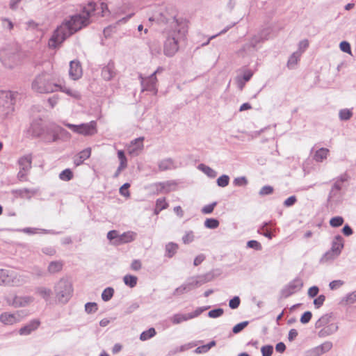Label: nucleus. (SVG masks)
Listing matches in <instances>:
<instances>
[{
  "label": "nucleus",
  "instance_id": "obj_6",
  "mask_svg": "<svg viewBox=\"0 0 356 356\" xmlns=\"http://www.w3.org/2000/svg\"><path fill=\"white\" fill-rule=\"evenodd\" d=\"M179 37V31L175 30L169 33L164 42V54L165 56L171 57L175 54L179 49L178 42Z\"/></svg>",
  "mask_w": 356,
  "mask_h": 356
},
{
  "label": "nucleus",
  "instance_id": "obj_38",
  "mask_svg": "<svg viewBox=\"0 0 356 356\" xmlns=\"http://www.w3.org/2000/svg\"><path fill=\"white\" fill-rule=\"evenodd\" d=\"M331 316L325 314L322 316L315 323L316 328H320L327 325L330 321Z\"/></svg>",
  "mask_w": 356,
  "mask_h": 356
},
{
  "label": "nucleus",
  "instance_id": "obj_29",
  "mask_svg": "<svg viewBox=\"0 0 356 356\" xmlns=\"http://www.w3.org/2000/svg\"><path fill=\"white\" fill-rule=\"evenodd\" d=\"M329 150L327 148H320L318 149L314 156V159L317 162H322L327 156Z\"/></svg>",
  "mask_w": 356,
  "mask_h": 356
},
{
  "label": "nucleus",
  "instance_id": "obj_49",
  "mask_svg": "<svg viewBox=\"0 0 356 356\" xmlns=\"http://www.w3.org/2000/svg\"><path fill=\"white\" fill-rule=\"evenodd\" d=\"M98 309L97 305L95 302H87L85 305V311L88 314L95 313Z\"/></svg>",
  "mask_w": 356,
  "mask_h": 356
},
{
  "label": "nucleus",
  "instance_id": "obj_58",
  "mask_svg": "<svg viewBox=\"0 0 356 356\" xmlns=\"http://www.w3.org/2000/svg\"><path fill=\"white\" fill-rule=\"evenodd\" d=\"M223 312H224V311L222 309L218 308V309H212V310L209 311L208 313V316L210 318H218V317L221 316L223 314Z\"/></svg>",
  "mask_w": 356,
  "mask_h": 356
},
{
  "label": "nucleus",
  "instance_id": "obj_20",
  "mask_svg": "<svg viewBox=\"0 0 356 356\" xmlns=\"http://www.w3.org/2000/svg\"><path fill=\"white\" fill-rule=\"evenodd\" d=\"M332 347V343L330 341H326L323 344L316 347L313 350V354L315 356H320L327 353Z\"/></svg>",
  "mask_w": 356,
  "mask_h": 356
},
{
  "label": "nucleus",
  "instance_id": "obj_43",
  "mask_svg": "<svg viewBox=\"0 0 356 356\" xmlns=\"http://www.w3.org/2000/svg\"><path fill=\"white\" fill-rule=\"evenodd\" d=\"M59 178L63 181H70L73 178V173L70 169H65L60 173Z\"/></svg>",
  "mask_w": 356,
  "mask_h": 356
},
{
  "label": "nucleus",
  "instance_id": "obj_11",
  "mask_svg": "<svg viewBox=\"0 0 356 356\" xmlns=\"http://www.w3.org/2000/svg\"><path fill=\"white\" fill-rule=\"evenodd\" d=\"M139 79L140 80V84L142 86V91H149L154 92L156 95L158 92V89L156 87L157 84V79L154 74H151L147 78H144L142 74L139 75Z\"/></svg>",
  "mask_w": 356,
  "mask_h": 356
},
{
  "label": "nucleus",
  "instance_id": "obj_7",
  "mask_svg": "<svg viewBox=\"0 0 356 356\" xmlns=\"http://www.w3.org/2000/svg\"><path fill=\"white\" fill-rule=\"evenodd\" d=\"M0 60L5 67L13 68L18 64L19 55L16 49H4L0 51Z\"/></svg>",
  "mask_w": 356,
  "mask_h": 356
},
{
  "label": "nucleus",
  "instance_id": "obj_56",
  "mask_svg": "<svg viewBox=\"0 0 356 356\" xmlns=\"http://www.w3.org/2000/svg\"><path fill=\"white\" fill-rule=\"evenodd\" d=\"M233 184L237 186H244L248 184V180L245 177H239L234 179Z\"/></svg>",
  "mask_w": 356,
  "mask_h": 356
},
{
  "label": "nucleus",
  "instance_id": "obj_48",
  "mask_svg": "<svg viewBox=\"0 0 356 356\" xmlns=\"http://www.w3.org/2000/svg\"><path fill=\"white\" fill-rule=\"evenodd\" d=\"M10 270L0 269V284L4 285V281L8 280Z\"/></svg>",
  "mask_w": 356,
  "mask_h": 356
},
{
  "label": "nucleus",
  "instance_id": "obj_12",
  "mask_svg": "<svg viewBox=\"0 0 356 356\" xmlns=\"http://www.w3.org/2000/svg\"><path fill=\"white\" fill-rule=\"evenodd\" d=\"M34 300V298L31 296H15L13 298H6V301L9 305L14 307H23L29 305Z\"/></svg>",
  "mask_w": 356,
  "mask_h": 356
},
{
  "label": "nucleus",
  "instance_id": "obj_17",
  "mask_svg": "<svg viewBox=\"0 0 356 356\" xmlns=\"http://www.w3.org/2000/svg\"><path fill=\"white\" fill-rule=\"evenodd\" d=\"M269 33L270 31L268 29H265L262 31L259 35L253 36L250 42V44H245L243 47V49L245 50V49L249 47L254 48L257 44L265 40H267Z\"/></svg>",
  "mask_w": 356,
  "mask_h": 356
},
{
  "label": "nucleus",
  "instance_id": "obj_26",
  "mask_svg": "<svg viewBox=\"0 0 356 356\" xmlns=\"http://www.w3.org/2000/svg\"><path fill=\"white\" fill-rule=\"evenodd\" d=\"M32 158L31 155H26L19 160V165L24 171H28L31 168Z\"/></svg>",
  "mask_w": 356,
  "mask_h": 356
},
{
  "label": "nucleus",
  "instance_id": "obj_51",
  "mask_svg": "<svg viewBox=\"0 0 356 356\" xmlns=\"http://www.w3.org/2000/svg\"><path fill=\"white\" fill-rule=\"evenodd\" d=\"M57 136L60 138H70L71 135L70 134L66 131L65 129L62 128L61 127L57 125Z\"/></svg>",
  "mask_w": 356,
  "mask_h": 356
},
{
  "label": "nucleus",
  "instance_id": "obj_27",
  "mask_svg": "<svg viewBox=\"0 0 356 356\" xmlns=\"http://www.w3.org/2000/svg\"><path fill=\"white\" fill-rule=\"evenodd\" d=\"M206 282L207 280L203 277H200L199 280L191 277L188 280V282L184 284L188 287V291H190L193 289L204 284Z\"/></svg>",
  "mask_w": 356,
  "mask_h": 356
},
{
  "label": "nucleus",
  "instance_id": "obj_10",
  "mask_svg": "<svg viewBox=\"0 0 356 356\" xmlns=\"http://www.w3.org/2000/svg\"><path fill=\"white\" fill-rule=\"evenodd\" d=\"M302 286L303 282L302 280L299 277H296L282 289L281 295L283 298H288L300 291Z\"/></svg>",
  "mask_w": 356,
  "mask_h": 356
},
{
  "label": "nucleus",
  "instance_id": "obj_47",
  "mask_svg": "<svg viewBox=\"0 0 356 356\" xmlns=\"http://www.w3.org/2000/svg\"><path fill=\"white\" fill-rule=\"evenodd\" d=\"M343 218L341 216L333 217L330 220V225L333 227H338L343 225Z\"/></svg>",
  "mask_w": 356,
  "mask_h": 356
},
{
  "label": "nucleus",
  "instance_id": "obj_31",
  "mask_svg": "<svg viewBox=\"0 0 356 356\" xmlns=\"http://www.w3.org/2000/svg\"><path fill=\"white\" fill-rule=\"evenodd\" d=\"M198 169L202 171L210 178H215L217 176V172L213 169L204 164H200L198 165Z\"/></svg>",
  "mask_w": 356,
  "mask_h": 356
},
{
  "label": "nucleus",
  "instance_id": "obj_41",
  "mask_svg": "<svg viewBox=\"0 0 356 356\" xmlns=\"http://www.w3.org/2000/svg\"><path fill=\"white\" fill-rule=\"evenodd\" d=\"M113 294L114 289L112 287H107L103 291L102 293V298L104 301L107 302L112 298Z\"/></svg>",
  "mask_w": 356,
  "mask_h": 356
},
{
  "label": "nucleus",
  "instance_id": "obj_42",
  "mask_svg": "<svg viewBox=\"0 0 356 356\" xmlns=\"http://www.w3.org/2000/svg\"><path fill=\"white\" fill-rule=\"evenodd\" d=\"M352 116L353 112L348 108H344L339 111V117L341 120H348Z\"/></svg>",
  "mask_w": 356,
  "mask_h": 356
},
{
  "label": "nucleus",
  "instance_id": "obj_40",
  "mask_svg": "<svg viewBox=\"0 0 356 356\" xmlns=\"http://www.w3.org/2000/svg\"><path fill=\"white\" fill-rule=\"evenodd\" d=\"M119 238L120 235L118 234V232L116 230L109 231L107 234V238L111 241H113V244L115 245H119Z\"/></svg>",
  "mask_w": 356,
  "mask_h": 356
},
{
  "label": "nucleus",
  "instance_id": "obj_16",
  "mask_svg": "<svg viewBox=\"0 0 356 356\" xmlns=\"http://www.w3.org/2000/svg\"><path fill=\"white\" fill-rule=\"evenodd\" d=\"M69 76L74 81L78 80L81 77L82 68L79 61L72 60L70 63Z\"/></svg>",
  "mask_w": 356,
  "mask_h": 356
},
{
  "label": "nucleus",
  "instance_id": "obj_2",
  "mask_svg": "<svg viewBox=\"0 0 356 356\" xmlns=\"http://www.w3.org/2000/svg\"><path fill=\"white\" fill-rule=\"evenodd\" d=\"M58 82H54L46 72L38 74L31 83V89L40 94H49L58 91Z\"/></svg>",
  "mask_w": 356,
  "mask_h": 356
},
{
  "label": "nucleus",
  "instance_id": "obj_59",
  "mask_svg": "<svg viewBox=\"0 0 356 356\" xmlns=\"http://www.w3.org/2000/svg\"><path fill=\"white\" fill-rule=\"evenodd\" d=\"M91 154V149L88 147L82 151H81L77 156L80 157L83 161L88 159Z\"/></svg>",
  "mask_w": 356,
  "mask_h": 356
},
{
  "label": "nucleus",
  "instance_id": "obj_57",
  "mask_svg": "<svg viewBox=\"0 0 356 356\" xmlns=\"http://www.w3.org/2000/svg\"><path fill=\"white\" fill-rule=\"evenodd\" d=\"M156 206H157L159 211H161L168 207V204L166 202L165 198H159L156 200Z\"/></svg>",
  "mask_w": 356,
  "mask_h": 356
},
{
  "label": "nucleus",
  "instance_id": "obj_9",
  "mask_svg": "<svg viewBox=\"0 0 356 356\" xmlns=\"http://www.w3.org/2000/svg\"><path fill=\"white\" fill-rule=\"evenodd\" d=\"M57 125L55 124H49L45 125L44 131L42 132L40 138L46 143L56 142L60 139L57 136Z\"/></svg>",
  "mask_w": 356,
  "mask_h": 356
},
{
  "label": "nucleus",
  "instance_id": "obj_37",
  "mask_svg": "<svg viewBox=\"0 0 356 356\" xmlns=\"http://www.w3.org/2000/svg\"><path fill=\"white\" fill-rule=\"evenodd\" d=\"M137 277L131 275H126L123 277L124 284L131 288L134 287L137 284Z\"/></svg>",
  "mask_w": 356,
  "mask_h": 356
},
{
  "label": "nucleus",
  "instance_id": "obj_22",
  "mask_svg": "<svg viewBox=\"0 0 356 356\" xmlns=\"http://www.w3.org/2000/svg\"><path fill=\"white\" fill-rule=\"evenodd\" d=\"M175 184L171 181L160 182L156 184L157 193H168L172 191V186Z\"/></svg>",
  "mask_w": 356,
  "mask_h": 356
},
{
  "label": "nucleus",
  "instance_id": "obj_55",
  "mask_svg": "<svg viewBox=\"0 0 356 356\" xmlns=\"http://www.w3.org/2000/svg\"><path fill=\"white\" fill-rule=\"evenodd\" d=\"M273 188L270 186H263L259 192V195L261 196H264V195H270L273 193Z\"/></svg>",
  "mask_w": 356,
  "mask_h": 356
},
{
  "label": "nucleus",
  "instance_id": "obj_44",
  "mask_svg": "<svg viewBox=\"0 0 356 356\" xmlns=\"http://www.w3.org/2000/svg\"><path fill=\"white\" fill-rule=\"evenodd\" d=\"M219 221L216 218H207L204 221V226L209 229H216L219 226Z\"/></svg>",
  "mask_w": 356,
  "mask_h": 356
},
{
  "label": "nucleus",
  "instance_id": "obj_28",
  "mask_svg": "<svg viewBox=\"0 0 356 356\" xmlns=\"http://www.w3.org/2000/svg\"><path fill=\"white\" fill-rule=\"evenodd\" d=\"M178 245L173 242H170L165 245V256L168 258L172 257L178 250Z\"/></svg>",
  "mask_w": 356,
  "mask_h": 356
},
{
  "label": "nucleus",
  "instance_id": "obj_45",
  "mask_svg": "<svg viewBox=\"0 0 356 356\" xmlns=\"http://www.w3.org/2000/svg\"><path fill=\"white\" fill-rule=\"evenodd\" d=\"M342 302L346 304H353L356 302V290L352 293H348L343 298Z\"/></svg>",
  "mask_w": 356,
  "mask_h": 356
},
{
  "label": "nucleus",
  "instance_id": "obj_33",
  "mask_svg": "<svg viewBox=\"0 0 356 356\" xmlns=\"http://www.w3.org/2000/svg\"><path fill=\"white\" fill-rule=\"evenodd\" d=\"M174 162L172 159H165L159 163V168L161 171L170 170L173 167Z\"/></svg>",
  "mask_w": 356,
  "mask_h": 356
},
{
  "label": "nucleus",
  "instance_id": "obj_64",
  "mask_svg": "<svg viewBox=\"0 0 356 356\" xmlns=\"http://www.w3.org/2000/svg\"><path fill=\"white\" fill-rule=\"evenodd\" d=\"M339 47L341 50L345 53L350 54L351 53V47L349 42L346 41H343L340 43Z\"/></svg>",
  "mask_w": 356,
  "mask_h": 356
},
{
  "label": "nucleus",
  "instance_id": "obj_14",
  "mask_svg": "<svg viewBox=\"0 0 356 356\" xmlns=\"http://www.w3.org/2000/svg\"><path fill=\"white\" fill-rule=\"evenodd\" d=\"M21 319L22 316L19 312L13 314L4 312L0 315V321L4 325H13L19 322Z\"/></svg>",
  "mask_w": 356,
  "mask_h": 356
},
{
  "label": "nucleus",
  "instance_id": "obj_24",
  "mask_svg": "<svg viewBox=\"0 0 356 356\" xmlns=\"http://www.w3.org/2000/svg\"><path fill=\"white\" fill-rule=\"evenodd\" d=\"M63 263L61 261H51L48 266L47 271L50 274L57 273L63 269Z\"/></svg>",
  "mask_w": 356,
  "mask_h": 356
},
{
  "label": "nucleus",
  "instance_id": "obj_61",
  "mask_svg": "<svg viewBox=\"0 0 356 356\" xmlns=\"http://www.w3.org/2000/svg\"><path fill=\"white\" fill-rule=\"evenodd\" d=\"M194 240V234L192 231L188 232L185 234V235L182 238V241L184 244H188L193 241Z\"/></svg>",
  "mask_w": 356,
  "mask_h": 356
},
{
  "label": "nucleus",
  "instance_id": "obj_52",
  "mask_svg": "<svg viewBox=\"0 0 356 356\" xmlns=\"http://www.w3.org/2000/svg\"><path fill=\"white\" fill-rule=\"evenodd\" d=\"M217 205L216 202H213L211 204H207L202 207L201 209V211L202 213L204 214H209L211 213L215 208V207Z\"/></svg>",
  "mask_w": 356,
  "mask_h": 356
},
{
  "label": "nucleus",
  "instance_id": "obj_21",
  "mask_svg": "<svg viewBox=\"0 0 356 356\" xmlns=\"http://www.w3.org/2000/svg\"><path fill=\"white\" fill-rule=\"evenodd\" d=\"M35 293L46 301L49 300L51 296L52 295L51 289L45 286L36 287L35 289Z\"/></svg>",
  "mask_w": 356,
  "mask_h": 356
},
{
  "label": "nucleus",
  "instance_id": "obj_18",
  "mask_svg": "<svg viewBox=\"0 0 356 356\" xmlns=\"http://www.w3.org/2000/svg\"><path fill=\"white\" fill-rule=\"evenodd\" d=\"M115 76L114 63L110 61L102 70V76L105 81H110Z\"/></svg>",
  "mask_w": 356,
  "mask_h": 356
},
{
  "label": "nucleus",
  "instance_id": "obj_60",
  "mask_svg": "<svg viewBox=\"0 0 356 356\" xmlns=\"http://www.w3.org/2000/svg\"><path fill=\"white\" fill-rule=\"evenodd\" d=\"M241 300L238 296H234L229 302V306L231 309H234L240 305Z\"/></svg>",
  "mask_w": 356,
  "mask_h": 356
},
{
  "label": "nucleus",
  "instance_id": "obj_63",
  "mask_svg": "<svg viewBox=\"0 0 356 356\" xmlns=\"http://www.w3.org/2000/svg\"><path fill=\"white\" fill-rule=\"evenodd\" d=\"M325 300V296L324 295H320L314 300V305L316 308L321 307Z\"/></svg>",
  "mask_w": 356,
  "mask_h": 356
},
{
  "label": "nucleus",
  "instance_id": "obj_15",
  "mask_svg": "<svg viewBox=\"0 0 356 356\" xmlns=\"http://www.w3.org/2000/svg\"><path fill=\"white\" fill-rule=\"evenodd\" d=\"M45 125L42 123L41 119H37L32 122L28 130V132L35 138H40L42 132L44 131Z\"/></svg>",
  "mask_w": 356,
  "mask_h": 356
},
{
  "label": "nucleus",
  "instance_id": "obj_25",
  "mask_svg": "<svg viewBox=\"0 0 356 356\" xmlns=\"http://www.w3.org/2000/svg\"><path fill=\"white\" fill-rule=\"evenodd\" d=\"M58 90H60L63 92L66 93L69 96H71L75 99H79L81 95L79 92L76 90H72L70 88H67L65 86H63L60 80L58 81Z\"/></svg>",
  "mask_w": 356,
  "mask_h": 356
},
{
  "label": "nucleus",
  "instance_id": "obj_30",
  "mask_svg": "<svg viewBox=\"0 0 356 356\" xmlns=\"http://www.w3.org/2000/svg\"><path fill=\"white\" fill-rule=\"evenodd\" d=\"M136 234L132 232H124L120 235L119 245L131 242L134 240Z\"/></svg>",
  "mask_w": 356,
  "mask_h": 356
},
{
  "label": "nucleus",
  "instance_id": "obj_13",
  "mask_svg": "<svg viewBox=\"0 0 356 356\" xmlns=\"http://www.w3.org/2000/svg\"><path fill=\"white\" fill-rule=\"evenodd\" d=\"M28 280L26 276L19 275L14 270H10L8 280L4 281V285L8 286H20L26 283Z\"/></svg>",
  "mask_w": 356,
  "mask_h": 356
},
{
  "label": "nucleus",
  "instance_id": "obj_35",
  "mask_svg": "<svg viewBox=\"0 0 356 356\" xmlns=\"http://www.w3.org/2000/svg\"><path fill=\"white\" fill-rule=\"evenodd\" d=\"M190 320L188 314H176L171 317V322L173 324H179L184 321Z\"/></svg>",
  "mask_w": 356,
  "mask_h": 356
},
{
  "label": "nucleus",
  "instance_id": "obj_62",
  "mask_svg": "<svg viewBox=\"0 0 356 356\" xmlns=\"http://www.w3.org/2000/svg\"><path fill=\"white\" fill-rule=\"evenodd\" d=\"M118 156L120 160V165L127 167V159L126 158L124 151L119 150L118 152Z\"/></svg>",
  "mask_w": 356,
  "mask_h": 356
},
{
  "label": "nucleus",
  "instance_id": "obj_53",
  "mask_svg": "<svg viewBox=\"0 0 356 356\" xmlns=\"http://www.w3.org/2000/svg\"><path fill=\"white\" fill-rule=\"evenodd\" d=\"M248 323H249L248 321H243V322L236 324L235 326H234V327L232 329V332L234 334L239 333L248 325Z\"/></svg>",
  "mask_w": 356,
  "mask_h": 356
},
{
  "label": "nucleus",
  "instance_id": "obj_1",
  "mask_svg": "<svg viewBox=\"0 0 356 356\" xmlns=\"http://www.w3.org/2000/svg\"><path fill=\"white\" fill-rule=\"evenodd\" d=\"M111 13L107 3L104 2L88 3L80 13L71 16L70 19L64 21L57 27L49 40V47L56 48L68 37L89 25L92 22L93 16L106 17H109Z\"/></svg>",
  "mask_w": 356,
  "mask_h": 356
},
{
  "label": "nucleus",
  "instance_id": "obj_3",
  "mask_svg": "<svg viewBox=\"0 0 356 356\" xmlns=\"http://www.w3.org/2000/svg\"><path fill=\"white\" fill-rule=\"evenodd\" d=\"M17 95L16 92L0 91V116L1 118H7L13 113Z\"/></svg>",
  "mask_w": 356,
  "mask_h": 356
},
{
  "label": "nucleus",
  "instance_id": "obj_36",
  "mask_svg": "<svg viewBox=\"0 0 356 356\" xmlns=\"http://www.w3.org/2000/svg\"><path fill=\"white\" fill-rule=\"evenodd\" d=\"M215 345H216V341H211V342H209V343H207L206 345H203V346L196 348L194 350L193 353L195 354L206 353L210 348H211Z\"/></svg>",
  "mask_w": 356,
  "mask_h": 356
},
{
  "label": "nucleus",
  "instance_id": "obj_5",
  "mask_svg": "<svg viewBox=\"0 0 356 356\" xmlns=\"http://www.w3.org/2000/svg\"><path fill=\"white\" fill-rule=\"evenodd\" d=\"M63 124L71 129L73 132L85 136H93L97 132V122L92 120L88 123H82L79 125L63 122Z\"/></svg>",
  "mask_w": 356,
  "mask_h": 356
},
{
  "label": "nucleus",
  "instance_id": "obj_23",
  "mask_svg": "<svg viewBox=\"0 0 356 356\" xmlns=\"http://www.w3.org/2000/svg\"><path fill=\"white\" fill-rule=\"evenodd\" d=\"M37 192L38 190L36 189H29L24 188L16 190L15 193L22 198L31 199L32 196L37 193Z\"/></svg>",
  "mask_w": 356,
  "mask_h": 356
},
{
  "label": "nucleus",
  "instance_id": "obj_50",
  "mask_svg": "<svg viewBox=\"0 0 356 356\" xmlns=\"http://www.w3.org/2000/svg\"><path fill=\"white\" fill-rule=\"evenodd\" d=\"M0 20L1 21V26L4 29L11 31L13 29V23L9 19L3 17Z\"/></svg>",
  "mask_w": 356,
  "mask_h": 356
},
{
  "label": "nucleus",
  "instance_id": "obj_32",
  "mask_svg": "<svg viewBox=\"0 0 356 356\" xmlns=\"http://www.w3.org/2000/svg\"><path fill=\"white\" fill-rule=\"evenodd\" d=\"M338 329V327L334 324H331L328 325L327 327H325L323 328L321 330H320L318 335L320 337H325L328 336L330 334H333Z\"/></svg>",
  "mask_w": 356,
  "mask_h": 356
},
{
  "label": "nucleus",
  "instance_id": "obj_19",
  "mask_svg": "<svg viewBox=\"0 0 356 356\" xmlns=\"http://www.w3.org/2000/svg\"><path fill=\"white\" fill-rule=\"evenodd\" d=\"M39 325L40 321L38 320H33L26 325L22 327L19 330V334L20 335H29L33 331L35 330Z\"/></svg>",
  "mask_w": 356,
  "mask_h": 356
},
{
  "label": "nucleus",
  "instance_id": "obj_39",
  "mask_svg": "<svg viewBox=\"0 0 356 356\" xmlns=\"http://www.w3.org/2000/svg\"><path fill=\"white\" fill-rule=\"evenodd\" d=\"M156 330L154 328L151 327L148 329L147 330H145L143 332L140 334V339L142 341H146L149 339L150 338L153 337L156 334Z\"/></svg>",
  "mask_w": 356,
  "mask_h": 356
},
{
  "label": "nucleus",
  "instance_id": "obj_8",
  "mask_svg": "<svg viewBox=\"0 0 356 356\" xmlns=\"http://www.w3.org/2000/svg\"><path fill=\"white\" fill-rule=\"evenodd\" d=\"M343 248V238L340 235L336 236L332 242L331 250L325 253L321 260L327 261L329 259H334L340 254Z\"/></svg>",
  "mask_w": 356,
  "mask_h": 356
},
{
  "label": "nucleus",
  "instance_id": "obj_4",
  "mask_svg": "<svg viewBox=\"0 0 356 356\" xmlns=\"http://www.w3.org/2000/svg\"><path fill=\"white\" fill-rule=\"evenodd\" d=\"M73 292L71 282L61 278L54 286V293L58 300L61 303H66L72 297Z\"/></svg>",
  "mask_w": 356,
  "mask_h": 356
},
{
  "label": "nucleus",
  "instance_id": "obj_46",
  "mask_svg": "<svg viewBox=\"0 0 356 356\" xmlns=\"http://www.w3.org/2000/svg\"><path fill=\"white\" fill-rule=\"evenodd\" d=\"M229 177L228 175H223L217 179V184L220 187H225L229 184Z\"/></svg>",
  "mask_w": 356,
  "mask_h": 356
},
{
  "label": "nucleus",
  "instance_id": "obj_34",
  "mask_svg": "<svg viewBox=\"0 0 356 356\" xmlns=\"http://www.w3.org/2000/svg\"><path fill=\"white\" fill-rule=\"evenodd\" d=\"M301 52H294L289 58L287 62V66L289 68L293 69L300 59Z\"/></svg>",
  "mask_w": 356,
  "mask_h": 356
},
{
  "label": "nucleus",
  "instance_id": "obj_54",
  "mask_svg": "<svg viewBox=\"0 0 356 356\" xmlns=\"http://www.w3.org/2000/svg\"><path fill=\"white\" fill-rule=\"evenodd\" d=\"M262 356H271L273 352V347L271 345H266L261 347Z\"/></svg>",
  "mask_w": 356,
  "mask_h": 356
}]
</instances>
